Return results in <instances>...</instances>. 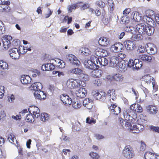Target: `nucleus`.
I'll use <instances>...</instances> for the list:
<instances>
[{"label":"nucleus","mask_w":159,"mask_h":159,"mask_svg":"<svg viewBox=\"0 0 159 159\" xmlns=\"http://www.w3.org/2000/svg\"><path fill=\"white\" fill-rule=\"evenodd\" d=\"M125 125H129L128 127H129V128L130 129V130H136V131H137L138 124L137 125H133V126H132L130 122H126L125 124Z\"/></svg>","instance_id":"38"},{"label":"nucleus","mask_w":159,"mask_h":159,"mask_svg":"<svg viewBox=\"0 0 159 159\" xmlns=\"http://www.w3.org/2000/svg\"><path fill=\"white\" fill-rule=\"evenodd\" d=\"M31 89L37 92L41 90L42 88V84L39 82H35L30 87Z\"/></svg>","instance_id":"21"},{"label":"nucleus","mask_w":159,"mask_h":159,"mask_svg":"<svg viewBox=\"0 0 159 159\" xmlns=\"http://www.w3.org/2000/svg\"><path fill=\"white\" fill-rule=\"evenodd\" d=\"M93 70L91 74V77L93 78H100V77L102 73V71L98 69H94Z\"/></svg>","instance_id":"24"},{"label":"nucleus","mask_w":159,"mask_h":159,"mask_svg":"<svg viewBox=\"0 0 159 159\" xmlns=\"http://www.w3.org/2000/svg\"><path fill=\"white\" fill-rule=\"evenodd\" d=\"M112 79L117 82L121 81L123 80V77L121 75L116 74L113 76Z\"/></svg>","instance_id":"32"},{"label":"nucleus","mask_w":159,"mask_h":159,"mask_svg":"<svg viewBox=\"0 0 159 159\" xmlns=\"http://www.w3.org/2000/svg\"><path fill=\"white\" fill-rule=\"evenodd\" d=\"M110 43L109 39L106 37H101L98 40L99 44L102 46L107 47L110 44Z\"/></svg>","instance_id":"20"},{"label":"nucleus","mask_w":159,"mask_h":159,"mask_svg":"<svg viewBox=\"0 0 159 159\" xmlns=\"http://www.w3.org/2000/svg\"><path fill=\"white\" fill-rule=\"evenodd\" d=\"M107 94L110 97V100L111 101V99L113 101L116 99V95L115 91L113 89L109 90L107 92Z\"/></svg>","instance_id":"29"},{"label":"nucleus","mask_w":159,"mask_h":159,"mask_svg":"<svg viewBox=\"0 0 159 159\" xmlns=\"http://www.w3.org/2000/svg\"><path fill=\"white\" fill-rule=\"evenodd\" d=\"M144 157L145 159H159V156L150 152H146Z\"/></svg>","instance_id":"25"},{"label":"nucleus","mask_w":159,"mask_h":159,"mask_svg":"<svg viewBox=\"0 0 159 159\" xmlns=\"http://www.w3.org/2000/svg\"><path fill=\"white\" fill-rule=\"evenodd\" d=\"M107 2L110 7V10L113 11L115 8V4L113 1L112 0H108Z\"/></svg>","instance_id":"46"},{"label":"nucleus","mask_w":159,"mask_h":159,"mask_svg":"<svg viewBox=\"0 0 159 159\" xmlns=\"http://www.w3.org/2000/svg\"><path fill=\"white\" fill-rule=\"evenodd\" d=\"M96 60L98 65L99 64L101 66H105L107 65L108 63V60L104 57H98Z\"/></svg>","instance_id":"19"},{"label":"nucleus","mask_w":159,"mask_h":159,"mask_svg":"<svg viewBox=\"0 0 159 159\" xmlns=\"http://www.w3.org/2000/svg\"><path fill=\"white\" fill-rule=\"evenodd\" d=\"M135 62V60L134 61L132 59H130L128 63V66L130 68L133 67L134 68Z\"/></svg>","instance_id":"54"},{"label":"nucleus","mask_w":159,"mask_h":159,"mask_svg":"<svg viewBox=\"0 0 159 159\" xmlns=\"http://www.w3.org/2000/svg\"><path fill=\"white\" fill-rule=\"evenodd\" d=\"M130 108L134 113H141L143 111L142 107L138 103H134L131 105L130 106Z\"/></svg>","instance_id":"17"},{"label":"nucleus","mask_w":159,"mask_h":159,"mask_svg":"<svg viewBox=\"0 0 159 159\" xmlns=\"http://www.w3.org/2000/svg\"><path fill=\"white\" fill-rule=\"evenodd\" d=\"M135 62L134 69L138 70L142 67L143 63L141 61H139V59H135Z\"/></svg>","instance_id":"33"},{"label":"nucleus","mask_w":159,"mask_h":159,"mask_svg":"<svg viewBox=\"0 0 159 159\" xmlns=\"http://www.w3.org/2000/svg\"><path fill=\"white\" fill-rule=\"evenodd\" d=\"M150 19H152L151 17L148 16L147 15L144 16L143 17V20L148 24H149L148 23H149V20Z\"/></svg>","instance_id":"59"},{"label":"nucleus","mask_w":159,"mask_h":159,"mask_svg":"<svg viewBox=\"0 0 159 159\" xmlns=\"http://www.w3.org/2000/svg\"><path fill=\"white\" fill-rule=\"evenodd\" d=\"M84 66L86 68L91 70L98 69L99 68L98 65H96L95 63L89 60L85 61Z\"/></svg>","instance_id":"13"},{"label":"nucleus","mask_w":159,"mask_h":159,"mask_svg":"<svg viewBox=\"0 0 159 159\" xmlns=\"http://www.w3.org/2000/svg\"><path fill=\"white\" fill-rule=\"evenodd\" d=\"M94 137L97 139L98 140L103 139L104 138V137L103 135L99 134H95Z\"/></svg>","instance_id":"64"},{"label":"nucleus","mask_w":159,"mask_h":159,"mask_svg":"<svg viewBox=\"0 0 159 159\" xmlns=\"http://www.w3.org/2000/svg\"><path fill=\"white\" fill-rule=\"evenodd\" d=\"M8 139L9 141L11 143L15 144V143H17V141L14 134L12 133L9 134Z\"/></svg>","instance_id":"34"},{"label":"nucleus","mask_w":159,"mask_h":159,"mask_svg":"<svg viewBox=\"0 0 159 159\" xmlns=\"http://www.w3.org/2000/svg\"><path fill=\"white\" fill-rule=\"evenodd\" d=\"M123 156L126 158L130 159L134 156V153L133 148L130 145H126L124 148L122 152Z\"/></svg>","instance_id":"4"},{"label":"nucleus","mask_w":159,"mask_h":159,"mask_svg":"<svg viewBox=\"0 0 159 159\" xmlns=\"http://www.w3.org/2000/svg\"><path fill=\"white\" fill-rule=\"evenodd\" d=\"M10 55L11 57L13 59H18L20 54H23L24 53H21L20 49L17 48H13L11 49L10 51Z\"/></svg>","instance_id":"6"},{"label":"nucleus","mask_w":159,"mask_h":159,"mask_svg":"<svg viewBox=\"0 0 159 159\" xmlns=\"http://www.w3.org/2000/svg\"><path fill=\"white\" fill-rule=\"evenodd\" d=\"M117 106V105L116 103L114 104L113 102H111V103L110 105L108 106V108L109 110L110 111L112 114L114 110L115 109L116 107Z\"/></svg>","instance_id":"42"},{"label":"nucleus","mask_w":159,"mask_h":159,"mask_svg":"<svg viewBox=\"0 0 159 159\" xmlns=\"http://www.w3.org/2000/svg\"><path fill=\"white\" fill-rule=\"evenodd\" d=\"M29 112L34 116L35 117L38 118L40 115V110L39 108L35 106L30 107L28 109Z\"/></svg>","instance_id":"12"},{"label":"nucleus","mask_w":159,"mask_h":159,"mask_svg":"<svg viewBox=\"0 0 159 159\" xmlns=\"http://www.w3.org/2000/svg\"><path fill=\"white\" fill-rule=\"evenodd\" d=\"M90 5L89 4L84 3L81 6L80 9L81 10H84L89 8L90 7Z\"/></svg>","instance_id":"58"},{"label":"nucleus","mask_w":159,"mask_h":159,"mask_svg":"<svg viewBox=\"0 0 159 159\" xmlns=\"http://www.w3.org/2000/svg\"><path fill=\"white\" fill-rule=\"evenodd\" d=\"M152 84L153 90L156 92L157 90L158 86L155 80L152 82Z\"/></svg>","instance_id":"61"},{"label":"nucleus","mask_w":159,"mask_h":159,"mask_svg":"<svg viewBox=\"0 0 159 159\" xmlns=\"http://www.w3.org/2000/svg\"><path fill=\"white\" fill-rule=\"evenodd\" d=\"M123 48V44L119 42L111 45L110 48V50L112 52L117 53L121 52Z\"/></svg>","instance_id":"8"},{"label":"nucleus","mask_w":159,"mask_h":159,"mask_svg":"<svg viewBox=\"0 0 159 159\" xmlns=\"http://www.w3.org/2000/svg\"><path fill=\"white\" fill-rule=\"evenodd\" d=\"M21 115L20 114L19 115H16V116H12V118L13 119L17 120H20L21 118Z\"/></svg>","instance_id":"62"},{"label":"nucleus","mask_w":159,"mask_h":159,"mask_svg":"<svg viewBox=\"0 0 159 159\" xmlns=\"http://www.w3.org/2000/svg\"><path fill=\"white\" fill-rule=\"evenodd\" d=\"M67 61H69L73 65L77 66H79L81 64L80 61L74 55H68L67 57Z\"/></svg>","instance_id":"11"},{"label":"nucleus","mask_w":159,"mask_h":159,"mask_svg":"<svg viewBox=\"0 0 159 159\" xmlns=\"http://www.w3.org/2000/svg\"><path fill=\"white\" fill-rule=\"evenodd\" d=\"M96 122V120L93 118L89 116L86 119V123L90 124H95Z\"/></svg>","instance_id":"40"},{"label":"nucleus","mask_w":159,"mask_h":159,"mask_svg":"<svg viewBox=\"0 0 159 159\" xmlns=\"http://www.w3.org/2000/svg\"><path fill=\"white\" fill-rule=\"evenodd\" d=\"M80 88L75 92V95L77 97L82 98H84L87 93V91L85 88Z\"/></svg>","instance_id":"14"},{"label":"nucleus","mask_w":159,"mask_h":159,"mask_svg":"<svg viewBox=\"0 0 159 159\" xmlns=\"http://www.w3.org/2000/svg\"><path fill=\"white\" fill-rule=\"evenodd\" d=\"M105 14V13H102V16H103V18L102 19V21L105 24H107L109 22V20L108 18H104V16Z\"/></svg>","instance_id":"60"},{"label":"nucleus","mask_w":159,"mask_h":159,"mask_svg":"<svg viewBox=\"0 0 159 159\" xmlns=\"http://www.w3.org/2000/svg\"><path fill=\"white\" fill-rule=\"evenodd\" d=\"M48 67L49 70H52L55 68V65L52 63H48Z\"/></svg>","instance_id":"63"},{"label":"nucleus","mask_w":159,"mask_h":159,"mask_svg":"<svg viewBox=\"0 0 159 159\" xmlns=\"http://www.w3.org/2000/svg\"><path fill=\"white\" fill-rule=\"evenodd\" d=\"M118 67H119V70L121 71H125L126 70V65L122 61L119 62Z\"/></svg>","instance_id":"41"},{"label":"nucleus","mask_w":159,"mask_h":159,"mask_svg":"<svg viewBox=\"0 0 159 159\" xmlns=\"http://www.w3.org/2000/svg\"><path fill=\"white\" fill-rule=\"evenodd\" d=\"M72 105L73 107L76 109L80 108L81 105L80 102L78 101H74Z\"/></svg>","instance_id":"45"},{"label":"nucleus","mask_w":159,"mask_h":159,"mask_svg":"<svg viewBox=\"0 0 159 159\" xmlns=\"http://www.w3.org/2000/svg\"><path fill=\"white\" fill-rule=\"evenodd\" d=\"M20 42L19 40L18 39H14L12 42L11 45L13 47V48L18 47V49L19 48V46L20 44Z\"/></svg>","instance_id":"50"},{"label":"nucleus","mask_w":159,"mask_h":159,"mask_svg":"<svg viewBox=\"0 0 159 159\" xmlns=\"http://www.w3.org/2000/svg\"><path fill=\"white\" fill-rule=\"evenodd\" d=\"M12 40V37L10 35H6L3 37L2 42L3 47L7 50L8 49L11 45V41Z\"/></svg>","instance_id":"7"},{"label":"nucleus","mask_w":159,"mask_h":159,"mask_svg":"<svg viewBox=\"0 0 159 159\" xmlns=\"http://www.w3.org/2000/svg\"><path fill=\"white\" fill-rule=\"evenodd\" d=\"M0 67L3 69H6L8 67V65L6 62L0 60Z\"/></svg>","instance_id":"47"},{"label":"nucleus","mask_w":159,"mask_h":159,"mask_svg":"<svg viewBox=\"0 0 159 159\" xmlns=\"http://www.w3.org/2000/svg\"><path fill=\"white\" fill-rule=\"evenodd\" d=\"M82 2H80L77 3L76 4H71L70 5H69L68 7V11L69 12H71L73 9L75 10L77 7V4L82 3Z\"/></svg>","instance_id":"36"},{"label":"nucleus","mask_w":159,"mask_h":159,"mask_svg":"<svg viewBox=\"0 0 159 159\" xmlns=\"http://www.w3.org/2000/svg\"><path fill=\"white\" fill-rule=\"evenodd\" d=\"M39 117L40 118L41 120L43 121L48 120L49 119L48 115L46 113L41 114L40 116L39 115Z\"/></svg>","instance_id":"37"},{"label":"nucleus","mask_w":159,"mask_h":159,"mask_svg":"<svg viewBox=\"0 0 159 159\" xmlns=\"http://www.w3.org/2000/svg\"><path fill=\"white\" fill-rule=\"evenodd\" d=\"M96 6H98L101 8H103L105 6V3L102 0L97 1L95 3Z\"/></svg>","instance_id":"39"},{"label":"nucleus","mask_w":159,"mask_h":159,"mask_svg":"<svg viewBox=\"0 0 159 159\" xmlns=\"http://www.w3.org/2000/svg\"><path fill=\"white\" fill-rule=\"evenodd\" d=\"M137 25H136V28L132 26H129L130 33L133 35L137 33V32H138V28H137Z\"/></svg>","instance_id":"43"},{"label":"nucleus","mask_w":159,"mask_h":159,"mask_svg":"<svg viewBox=\"0 0 159 159\" xmlns=\"http://www.w3.org/2000/svg\"><path fill=\"white\" fill-rule=\"evenodd\" d=\"M120 61L116 56L112 57L110 59L109 65L113 67H118V65Z\"/></svg>","instance_id":"15"},{"label":"nucleus","mask_w":159,"mask_h":159,"mask_svg":"<svg viewBox=\"0 0 159 159\" xmlns=\"http://www.w3.org/2000/svg\"><path fill=\"white\" fill-rule=\"evenodd\" d=\"M138 32L139 34H134L132 35V38L135 41H139L142 39L143 38V35H144L143 33H140L139 32Z\"/></svg>","instance_id":"30"},{"label":"nucleus","mask_w":159,"mask_h":159,"mask_svg":"<svg viewBox=\"0 0 159 159\" xmlns=\"http://www.w3.org/2000/svg\"><path fill=\"white\" fill-rule=\"evenodd\" d=\"M95 54L98 57H105L109 55L110 53L105 49L98 48L95 50Z\"/></svg>","instance_id":"10"},{"label":"nucleus","mask_w":159,"mask_h":159,"mask_svg":"<svg viewBox=\"0 0 159 159\" xmlns=\"http://www.w3.org/2000/svg\"><path fill=\"white\" fill-rule=\"evenodd\" d=\"M125 45L127 49L132 50L136 47L135 43L132 41L128 40L125 42Z\"/></svg>","instance_id":"22"},{"label":"nucleus","mask_w":159,"mask_h":159,"mask_svg":"<svg viewBox=\"0 0 159 159\" xmlns=\"http://www.w3.org/2000/svg\"><path fill=\"white\" fill-rule=\"evenodd\" d=\"M143 79L145 83H146L147 84H150L151 82L152 83V82L155 80L152 77L149 75L144 76Z\"/></svg>","instance_id":"31"},{"label":"nucleus","mask_w":159,"mask_h":159,"mask_svg":"<svg viewBox=\"0 0 159 159\" xmlns=\"http://www.w3.org/2000/svg\"><path fill=\"white\" fill-rule=\"evenodd\" d=\"M121 22L123 24H128L129 22V18L127 16H122L121 18Z\"/></svg>","instance_id":"48"},{"label":"nucleus","mask_w":159,"mask_h":159,"mask_svg":"<svg viewBox=\"0 0 159 159\" xmlns=\"http://www.w3.org/2000/svg\"><path fill=\"white\" fill-rule=\"evenodd\" d=\"M146 49L148 53L150 55H154L157 52V49L156 46L153 44L149 43L146 47Z\"/></svg>","instance_id":"9"},{"label":"nucleus","mask_w":159,"mask_h":159,"mask_svg":"<svg viewBox=\"0 0 159 159\" xmlns=\"http://www.w3.org/2000/svg\"><path fill=\"white\" fill-rule=\"evenodd\" d=\"M93 95L97 100L102 101H105L106 99L107 94L104 91H94L93 92Z\"/></svg>","instance_id":"5"},{"label":"nucleus","mask_w":159,"mask_h":159,"mask_svg":"<svg viewBox=\"0 0 159 159\" xmlns=\"http://www.w3.org/2000/svg\"><path fill=\"white\" fill-rule=\"evenodd\" d=\"M69 71L71 73L78 75L79 79L84 81H87L88 80L89 76L82 70L78 67L71 69Z\"/></svg>","instance_id":"2"},{"label":"nucleus","mask_w":159,"mask_h":159,"mask_svg":"<svg viewBox=\"0 0 159 159\" xmlns=\"http://www.w3.org/2000/svg\"><path fill=\"white\" fill-rule=\"evenodd\" d=\"M92 82L95 86H100L102 84V80L100 79L94 80H93Z\"/></svg>","instance_id":"49"},{"label":"nucleus","mask_w":159,"mask_h":159,"mask_svg":"<svg viewBox=\"0 0 159 159\" xmlns=\"http://www.w3.org/2000/svg\"><path fill=\"white\" fill-rule=\"evenodd\" d=\"M66 84L67 87L70 89L84 87L86 86L85 83L79 79H70L67 80Z\"/></svg>","instance_id":"1"},{"label":"nucleus","mask_w":159,"mask_h":159,"mask_svg":"<svg viewBox=\"0 0 159 159\" xmlns=\"http://www.w3.org/2000/svg\"><path fill=\"white\" fill-rule=\"evenodd\" d=\"M121 108L118 106H117L115 109L114 110L112 114L116 115H117L121 112Z\"/></svg>","instance_id":"55"},{"label":"nucleus","mask_w":159,"mask_h":159,"mask_svg":"<svg viewBox=\"0 0 159 159\" xmlns=\"http://www.w3.org/2000/svg\"><path fill=\"white\" fill-rule=\"evenodd\" d=\"M56 66L60 68H63L65 66V63L63 60H61L59 63L56 64Z\"/></svg>","instance_id":"51"},{"label":"nucleus","mask_w":159,"mask_h":159,"mask_svg":"<svg viewBox=\"0 0 159 159\" xmlns=\"http://www.w3.org/2000/svg\"><path fill=\"white\" fill-rule=\"evenodd\" d=\"M144 129V126L143 125L139 124H138V130L137 131L135 132L136 133H139L142 132Z\"/></svg>","instance_id":"56"},{"label":"nucleus","mask_w":159,"mask_h":159,"mask_svg":"<svg viewBox=\"0 0 159 159\" xmlns=\"http://www.w3.org/2000/svg\"><path fill=\"white\" fill-rule=\"evenodd\" d=\"M8 5H6V6H3V7H0V11H1L2 12H10V8Z\"/></svg>","instance_id":"44"},{"label":"nucleus","mask_w":159,"mask_h":159,"mask_svg":"<svg viewBox=\"0 0 159 159\" xmlns=\"http://www.w3.org/2000/svg\"><path fill=\"white\" fill-rule=\"evenodd\" d=\"M34 116L30 113L27 115L25 120L27 122H32L34 121Z\"/></svg>","instance_id":"35"},{"label":"nucleus","mask_w":159,"mask_h":159,"mask_svg":"<svg viewBox=\"0 0 159 159\" xmlns=\"http://www.w3.org/2000/svg\"><path fill=\"white\" fill-rule=\"evenodd\" d=\"M89 155L93 159H98L99 157V156L98 153L93 152L90 153Z\"/></svg>","instance_id":"53"},{"label":"nucleus","mask_w":159,"mask_h":159,"mask_svg":"<svg viewBox=\"0 0 159 159\" xmlns=\"http://www.w3.org/2000/svg\"><path fill=\"white\" fill-rule=\"evenodd\" d=\"M83 105L89 110L92 109L93 106V100L89 98H86L83 101Z\"/></svg>","instance_id":"18"},{"label":"nucleus","mask_w":159,"mask_h":159,"mask_svg":"<svg viewBox=\"0 0 159 159\" xmlns=\"http://www.w3.org/2000/svg\"><path fill=\"white\" fill-rule=\"evenodd\" d=\"M146 145L144 142L141 141V145L140 148V150L142 151H144L146 149Z\"/></svg>","instance_id":"57"},{"label":"nucleus","mask_w":159,"mask_h":159,"mask_svg":"<svg viewBox=\"0 0 159 159\" xmlns=\"http://www.w3.org/2000/svg\"><path fill=\"white\" fill-rule=\"evenodd\" d=\"M20 79L22 83L25 84L30 83L31 80V78L27 75H22Z\"/></svg>","instance_id":"27"},{"label":"nucleus","mask_w":159,"mask_h":159,"mask_svg":"<svg viewBox=\"0 0 159 159\" xmlns=\"http://www.w3.org/2000/svg\"><path fill=\"white\" fill-rule=\"evenodd\" d=\"M139 58L142 61L148 63L151 62L152 60L151 56L145 54L140 55Z\"/></svg>","instance_id":"28"},{"label":"nucleus","mask_w":159,"mask_h":159,"mask_svg":"<svg viewBox=\"0 0 159 159\" xmlns=\"http://www.w3.org/2000/svg\"><path fill=\"white\" fill-rule=\"evenodd\" d=\"M60 99L64 104L70 105L72 103L71 98L66 94H62L60 95Z\"/></svg>","instance_id":"16"},{"label":"nucleus","mask_w":159,"mask_h":159,"mask_svg":"<svg viewBox=\"0 0 159 159\" xmlns=\"http://www.w3.org/2000/svg\"><path fill=\"white\" fill-rule=\"evenodd\" d=\"M137 28H138V32L140 33H143V35L146 34L150 36L153 34L154 29L152 27H150L144 25L138 24Z\"/></svg>","instance_id":"3"},{"label":"nucleus","mask_w":159,"mask_h":159,"mask_svg":"<svg viewBox=\"0 0 159 159\" xmlns=\"http://www.w3.org/2000/svg\"><path fill=\"white\" fill-rule=\"evenodd\" d=\"M120 61H121L122 60L126 57V55L124 53H120L117 54L116 56Z\"/></svg>","instance_id":"52"},{"label":"nucleus","mask_w":159,"mask_h":159,"mask_svg":"<svg viewBox=\"0 0 159 159\" xmlns=\"http://www.w3.org/2000/svg\"><path fill=\"white\" fill-rule=\"evenodd\" d=\"M34 95L37 99L40 100H44L46 97L45 93L41 90L34 92Z\"/></svg>","instance_id":"23"},{"label":"nucleus","mask_w":159,"mask_h":159,"mask_svg":"<svg viewBox=\"0 0 159 159\" xmlns=\"http://www.w3.org/2000/svg\"><path fill=\"white\" fill-rule=\"evenodd\" d=\"M147 111L150 114H155L157 111V108L155 106L149 105L146 107Z\"/></svg>","instance_id":"26"}]
</instances>
